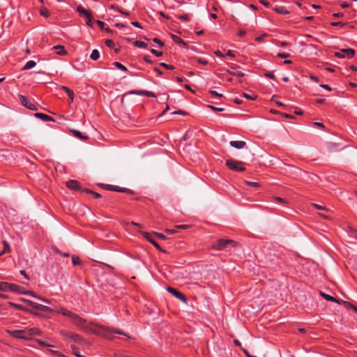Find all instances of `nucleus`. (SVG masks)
<instances>
[{
	"mask_svg": "<svg viewBox=\"0 0 357 357\" xmlns=\"http://www.w3.org/2000/svg\"><path fill=\"white\" fill-rule=\"evenodd\" d=\"M58 314H61L65 317H68L70 319L71 321L73 324L79 328H85V324L86 320L84 318L81 317L78 314L64 308L61 307L59 310L56 311Z\"/></svg>",
	"mask_w": 357,
	"mask_h": 357,
	"instance_id": "f257e3e1",
	"label": "nucleus"
},
{
	"mask_svg": "<svg viewBox=\"0 0 357 357\" xmlns=\"http://www.w3.org/2000/svg\"><path fill=\"white\" fill-rule=\"evenodd\" d=\"M238 243L231 239H219L212 245V248L218 250H229L231 248L237 246Z\"/></svg>",
	"mask_w": 357,
	"mask_h": 357,
	"instance_id": "f03ea898",
	"label": "nucleus"
},
{
	"mask_svg": "<svg viewBox=\"0 0 357 357\" xmlns=\"http://www.w3.org/2000/svg\"><path fill=\"white\" fill-rule=\"evenodd\" d=\"M21 104L29 109L36 111L38 109V105L34 102L33 100L29 99L24 95H18Z\"/></svg>",
	"mask_w": 357,
	"mask_h": 357,
	"instance_id": "7ed1b4c3",
	"label": "nucleus"
},
{
	"mask_svg": "<svg viewBox=\"0 0 357 357\" xmlns=\"http://www.w3.org/2000/svg\"><path fill=\"white\" fill-rule=\"evenodd\" d=\"M77 11L79 13V14L85 17L86 19V24L90 26V27H92L93 26V24L94 23V20L93 19V16H92V14L90 11L86 10L85 8H84L82 6H79L77 8Z\"/></svg>",
	"mask_w": 357,
	"mask_h": 357,
	"instance_id": "20e7f679",
	"label": "nucleus"
},
{
	"mask_svg": "<svg viewBox=\"0 0 357 357\" xmlns=\"http://www.w3.org/2000/svg\"><path fill=\"white\" fill-rule=\"evenodd\" d=\"M243 165L244 163L241 161H236L231 159L226 160V166L234 172L245 171V168L243 167Z\"/></svg>",
	"mask_w": 357,
	"mask_h": 357,
	"instance_id": "39448f33",
	"label": "nucleus"
},
{
	"mask_svg": "<svg viewBox=\"0 0 357 357\" xmlns=\"http://www.w3.org/2000/svg\"><path fill=\"white\" fill-rule=\"evenodd\" d=\"M355 54V50L351 48L342 49L340 52L335 53V56L342 59L344 57L352 58Z\"/></svg>",
	"mask_w": 357,
	"mask_h": 357,
	"instance_id": "423d86ee",
	"label": "nucleus"
},
{
	"mask_svg": "<svg viewBox=\"0 0 357 357\" xmlns=\"http://www.w3.org/2000/svg\"><path fill=\"white\" fill-rule=\"evenodd\" d=\"M26 301L27 302V303L29 304V306H31V307H33L36 310H40V311L45 312H53V310L48 306L43 305L42 304H39L38 303H36V302H33L31 301H29V300H26Z\"/></svg>",
	"mask_w": 357,
	"mask_h": 357,
	"instance_id": "0eeeda50",
	"label": "nucleus"
},
{
	"mask_svg": "<svg viewBox=\"0 0 357 357\" xmlns=\"http://www.w3.org/2000/svg\"><path fill=\"white\" fill-rule=\"evenodd\" d=\"M167 291L169 293H170L171 294L174 296L176 298L179 299L180 301H181L183 303H187V298H186V296L184 294H183L181 292L178 291L176 289H174V288L171 287H168L167 288Z\"/></svg>",
	"mask_w": 357,
	"mask_h": 357,
	"instance_id": "6e6552de",
	"label": "nucleus"
},
{
	"mask_svg": "<svg viewBox=\"0 0 357 357\" xmlns=\"http://www.w3.org/2000/svg\"><path fill=\"white\" fill-rule=\"evenodd\" d=\"M8 333L12 337L19 339L26 340L28 337L26 335V331L25 330H13L8 331Z\"/></svg>",
	"mask_w": 357,
	"mask_h": 357,
	"instance_id": "1a4fd4ad",
	"label": "nucleus"
},
{
	"mask_svg": "<svg viewBox=\"0 0 357 357\" xmlns=\"http://www.w3.org/2000/svg\"><path fill=\"white\" fill-rule=\"evenodd\" d=\"M107 189L109 190H111V191L123 192V193H127V194H130V195H132L134 193L133 191L129 188H121L119 186L113 185H108L107 187Z\"/></svg>",
	"mask_w": 357,
	"mask_h": 357,
	"instance_id": "9d476101",
	"label": "nucleus"
},
{
	"mask_svg": "<svg viewBox=\"0 0 357 357\" xmlns=\"http://www.w3.org/2000/svg\"><path fill=\"white\" fill-rule=\"evenodd\" d=\"M130 94H137L139 96H144L151 98H155L156 96L154 93L149 91H130Z\"/></svg>",
	"mask_w": 357,
	"mask_h": 357,
	"instance_id": "9b49d317",
	"label": "nucleus"
},
{
	"mask_svg": "<svg viewBox=\"0 0 357 357\" xmlns=\"http://www.w3.org/2000/svg\"><path fill=\"white\" fill-rule=\"evenodd\" d=\"M142 234L143 235V236L149 241L153 245H154L158 250H161L159 244L155 241L153 240L150 234L146 232V231H142Z\"/></svg>",
	"mask_w": 357,
	"mask_h": 357,
	"instance_id": "f8f14e48",
	"label": "nucleus"
},
{
	"mask_svg": "<svg viewBox=\"0 0 357 357\" xmlns=\"http://www.w3.org/2000/svg\"><path fill=\"white\" fill-rule=\"evenodd\" d=\"M277 13L280 15H288L290 12L283 6L276 5L274 8H273Z\"/></svg>",
	"mask_w": 357,
	"mask_h": 357,
	"instance_id": "ddd939ff",
	"label": "nucleus"
},
{
	"mask_svg": "<svg viewBox=\"0 0 357 357\" xmlns=\"http://www.w3.org/2000/svg\"><path fill=\"white\" fill-rule=\"evenodd\" d=\"M66 186L72 190H79V183L76 180H70L66 183Z\"/></svg>",
	"mask_w": 357,
	"mask_h": 357,
	"instance_id": "4468645a",
	"label": "nucleus"
},
{
	"mask_svg": "<svg viewBox=\"0 0 357 357\" xmlns=\"http://www.w3.org/2000/svg\"><path fill=\"white\" fill-rule=\"evenodd\" d=\"M229 144L231 146L237 149H241L246 145V143L243 141H231Z\"/></svg>",
	"mask_w": 357,
	"mask_h": 357,
	"instance_id": "2eb2a0df",
	"label": "nucleus"
},
{
	"mask_svg": "<svg viewBox=\"0 0 357 357\" xmlns=\"http://www.w3.org/2000/svg\"><path fill=\"white\" fill-rule=\"evenodd\" d=\"M70 132L73 133V136L79 138L83 141H86L89 139L88 136L83 135L80 131L77 130L72 129Z\"/></svg>",
	"mask_w": 357,
	"mask_h": 357,
	"instance_id": "dca6fc26",
	"label": "nucleus"
},
{
	"mask_svg": "<svg viewBox=\"0 0 357 357\" xmlns=\"http://www.w3.org/2000/svg\"><path fill=\"white\" fill-rule=\"evenodd\" d=\"M70 340L76 343H82L84 341L82 337L79 334L72 332L70 334Z\"/></svg>",
	"mask_w": 357,
	"mask_h": 357,
	"instance_id": "f3484780",
	"label": "nucleus"
},
{
	"mask_svg": "<svg viewBox=\"0 0 357 357\" xmlns=\"http://www.w3.org/2000/svg\"><path fill=\"white\" fill-rule=\"evenodd\" d=\"M241 67L238 65H232L231 66V68L232 69H236V72H231L229 70H227L229 73L232 74V75H236L237 77H244L245 74L238 70V69L240 68Z\"/></svg>",
	"mask_w": 357,
	"mask_h": 357,
	"instance_id": "a211bd4d",
	"label": "nucleus"
},
{
	"mask_svg": "<svg viewBox=\"0 0 357 357\" xmlns=\"http://www.w3.org/2000/svg\"><path fill=\"white\" fill-rule=\"evenodd\" d=\"M34 115H35V116L43 120V121H54V119L51 116H50L45 114H43V113L38 112V113H35Z\"/></svg>",
	"mask_w": 357,
	"mask_h": 357,
	"instance_id": "6ab92c4d",
	"label": "nucleus"
},
{
	"mask_svg": "<svg viewBox=\"0 0 357 357\" xmlns=\"http://www.w3.org/2000/svg\"><path fill=\"white\" fill-rule=\"evenodd\" d=\"M61 89L66 93V95H68L70 98V102H72L74 99L73 91L71 89H70L68 87L65 86H61Z\"/></svg>",
	"mask_w": 357,
	"mask_h": 357,
	"instance_id": "aec40b11",
	"label": "nucleus"
},
{
	"mask_svg": "<svg viewBox=\"0 0 357 357\" xmlns=\"http://www.w3.org/2000/svg\"><path fill=\"white\" fill-rule=\"evenodd\" d=\"M105 331L107 332H108L109 333H115V334H119V335H124V336H126L128 338H130V337L128 335H127V334H126L125 333H123V331H120V330H118L115 328H112V327H107Z\"/></svg>",
	"mask_w": 357,
	"mask_h": 357,
	"instance_id": "412c9836",
	"label": "nucleus"
},
{
	"mask_svg": "<svg viewBox=\"0 0 357 357\" xmlns=\"http://www.w3.org/2000/svg\"><path fill=\"white\" fill-rule=\"evenodd\" d=\"M36 65V63L34 61L30 60L26 63V64L22 68V70H26L31 69L32 68L35 67Z\"/></svg>",
	"mask_w": 357,
	"mask_h": 357,
	"instance_id": "4be33fe9",
	"label": "nucleus"
},
{
	"mask_svg": "<svg viewBox=\"0 0 357 357\" xmlns=\"http://www.w3.org/2000/svg\"><path fill=\"white\" fill-rule=\"evenodd\" d=\"M20 287L18 285L8 283V291L20 292Z\"/></svg>",
	"mask_w": 357,
	"mask_h": 357,
	"instance_id": "5701e85b",
	"label": "nucleus"
},
{
	"mask_svg": "<svg viewBox=\"0 0 357 357\" xmlns=\"http://www.w3.org/2000/svg\"><path fill=\"white\" fill-rule=\"evenodd\" d=\"M54 50H58L56 54L59 55H66L67 54L66 50H65L64 47L61 45H56L53 47Z\"/></svg>",
	"mask_w": 357,
	"mask_h": 357,
	"instance_id": "b1692460",
	"label": "nucleus"
},
{
	"mask_svg": "<svg viewBox=\"0 0 357 357\" xmlns=\"http://www.w3.org/2000/svg\"><path fill=\"white\" fill-rule=\"evenodd\" d=\"M90 58L93 61L98 60L100 58L99 51L96 49L93 50L90 55Z\"/></svg>",
	"mask_w": 357,
	"mask_h": 357,
	"instance_id": "393cba45",
	"label": "nucleus"
},
{
	"mask_svg": "<svg viewBox=\"0 0 357 357\" xmlns=\"http://www.w3.org/2000/svg\"><path fill=\"white\" fill-rule=\"evenodd\" d=\"M320 294L323 298H324L328 301L337 302V299L331 295L324 294L323 292H321Z\"/></svg>",
	"mask_w": 357,
	"mask_h": 357,
	"instance_id": "a878e982",
	"label": "nucleus"
},
{
	"mask_svg": "<svg viewBox=\"0 0 357 357\" xmlns=\"http://www.w3.org/2000/svg\"><path fill=\"white\" fill-rule=\"evenodd\" d=\"M134 45L135 47H140V48H146L148 47V45L146 43H144L143 41H140V40L135 41Z\"/></svg>",
	"mask_w": 357,
	"mask_h": 357,
	"instance_id": "bb28decb",
	"label": "nucleus"
},
{
	"mask_svg": "<svg viewBox=\"0 0 357 357\" xmlns=\"http://www.w3.org/2000/svg\"><path fill=\"white\" fill-rule=\"evenodd\" d=\"M172 38L173 41L177 44H184L183 39H181L180 37L177 36L176 35L172 34Z\"/></svg>",
	"mask_w": 357,
	"mask_h": 357,
	"instance_id": "cd10ccee",
	"label": "nucleus"
},
{
	"mask_svg": "<svg viewBox=\"0 0 357 357\" xmlns=\"http://www.w3.org/2000/svg\"><path fill=\"white\" fill-rule=\"evenodd\" d=\"M72 332L67 331H61L60 334L63 336V338L66 340H70V334Z\"/></svg>",
	"mask_w": 357,
	"mask_h": 357,
	"instance_id": "c85d7f7f",
	"label": "nucleus"
},
{
	"mask_svg": "<svg viewBox=\"0 0 357 357\" xmlns=\"http://www.w3.org/2000/svg\"><path fill=\"white\" fill-rule=\"evenodd\" d=\"M8 282H0V290L8 291Z\"/></svg>",
	"mask_w": 357,
	"mask_h": 357,
	"instance_id": "c756f323",
	"label": "nucleus"
},
{
	"mask_svg": "<svg viewBox=\"0 0 357 357\" xmlns=\"http://www.w3.org/2000/svg\"><path fill=\"white\" fill-rule=\"evenodd\" d=\"M114 64L119 70H121L123 71H127V70H128L125 66H123V64H121L119 62H114Z\"/></svg>",
	"mask_w": 357,
	"mask_h": 357,
	"instance_id": "7c9ffc66",
	"label": "nucleus"
},
{
	"mask_svg": "<svg viewBox=\"0 0 357 357\" xmlns=\"http://www.w3.org/2000/svg\"><path fill=\"white\" fill-rule=\"evenodd\" d=\"M204 106L206 107L211 109L212 110H213L215 112H222L224 110V108H222V107H214L213 105H206Z\"/></svg>",
	"mask_w": 357,
	"mask_h": 357,
	"instance_id": "2f4dec72",
	"label": "nucleus"
},
{
	"mask_svg": "<svg viewBox=\"0 0 357 357\" xmlns=\"http://www.w3.org/2000/svg\"><path fill=\"white\" fill-rule=\"evenodd\" d=\"M40 13L42 16L46 17V18L50 16V13L45 8H41Z\"/></svg>",
	"mask_w": 357,
	"mask_h": 357,
	"instance_id": "473e14b6",
	"label": "nucleus"
},
{
	"mask_svg": "<svg viewBox=\"0 0 357 357\" xmlns=\"http://www.w3.org/2000/svg\"><path fill=\"white\" fill-rule=\"evenodd\" d=\"M38 331V330L36 328H31L29 331H26V335L29 337L31 335L36 334Z\"/></svg>",
	"mask_w": 357,
	"mask_h": 357,
	"instance_id": "72a5a7b5",
	"label": "nucleus"
},
{
	"mask_svg": "<svg viewBox=\"0 0 357 357\" xmlns=\"http://www.w3.org/2000/svg\"><path fill=\"white\" fill-rule=\"evenodd\" d=\"M243 96L246 98L248 100H255L257 98V96H256V95L251 96V95H249V94H248L246 93H243Z\"/></svg>",
	"mask_w": 357,
	"mask_h": 357,
	"instance_id": "f704fd0d",
	"label": "nucleus"
},
{
	"mask_svg": "<svg viewBox=\"0 0 357 357\" xmlns=\"http://www.w3.org/2000/svg\"><path fill=\"white\" fill-rule=\"evenodd\" d=\"M344 304L347 307L353 309L357 313V307L355 305L347 301H344Z\"/></svg>",
	"mask_w": 357,
	"mask_h": 357,
	"instance_id": "c9c22d12",
	"label": "nucleus"
},
{
	"mask_svg": "<svg viewBox=\"0 0 357 357\" xmlns=\"http://www.w3.org/2000/svg\"><path fill=\"white\" fill-rule=\"evenodd\" d=\"M105 45L109 48H114L115 46L114 41L110 39L106 40Z\"/></svg>",
	"mask_w": 357,
	"mask_h": 357,
	"instance_id": "e433bc0d",
	"label": "nucleus"
},
{
	"mask_svg": "<svg viewBox=\"0 0 357 357\" xmlns=\"http://www.w3.org/2000/svg\"><path fill=\"white\" fill-rule=\"evenodd\" d=\"M72 262L76 266L80 264L82 261L78 257H72Z\"/></svg>",
	"mask_w": 357,
	"mask_h": 357,
	"instance_id": "4c0bfd02",
	"label": "nucleus"
},
{
	"mask_svg": "<svg viewBox=\"0 0 357 357\" xmlns=\"http://www.w3.org/2000/svg\"><path fill=\"white\" fill-rule=\"evenodd\" d=\"M278 56L282 59H287L291 56L289 53L279 52L278 53Z\"/></svg>",
	"mask_w": 357,
	"mask_h": 357,
	"instance_id": "58836bf2",
	"label": "nucleus"
},
{
	"mask_svg": "<svg viewBox=\"0 0 357 357\" xmlns=\"http://www.w3.org/2000/svg\"><path fill=\"white\" fill-rule=\"evenodd\" d=\"M245 183L252 187L258 188L259 186V183L257 182H252V181H245Z\"/></svg>",
	"mask_w": 357,
	"mask_h": 357,
	"instance_id": "ea45409f",
	"label": "nucleus"
},
{
	"mask_svg": "<svg viewBox=\"0 0 357 357\" xmlns=\"http://www.w3.org/2000/svg\"><path fill=\"white\" fill-rule=\"evenodd\" d=\"M86 192L87 193L91 194L93 196V197L96 198V199H98V198L100 197V195L97 193V192H93V191L89 190H86Z\"/></svg>",
	"mask_w": 357,
	"mask_h": 357,
	"instance_id": "a19ab883",
	"label": "nucleus"
},
{
	"mask_svg": "<svg viewBox=\"0 0 357 357\" xmlns=\"http://www.w3.org/2000/svg\"><path fill=\"white\" fill-rule=\"evenodd\" d=\"M151 52L153 54H155L156 56H160L162 54V52H159L156 50L151 49Z\"/></svg>",
	"mask_w": 357,
	"mask_h": 357,
	"instance_id": "79ce46f5",
	"label": "nucleus"
},
{
	"mask_svg": "<svg viewBox=\"0 0 357 357\" xmlns=\"http://www.w3.org/2000/svg\"><path fill=\"white\" fill-rule=\"evenodd\" d=\"M160 66H163L164 68H165L166 69H169V70H172L174 69V66H172V65H169V64H167L165 63H160Z\"/></svg>",
	"mask_w": 357,
	"mask_h": 357,
	"instance_id": "37998d69",
	"label": "nucleus"
},
{
	"mask_svg": "<svg viewBox=\"0 0 357 357\" xmlns=\"http://www.w3.org/2000/svg\"><path fill=\"white\" fill-rule=\"evenodd\" d=\"M190 226L188 225H175L176 229H188Z\"/></svg>",
	"mask_w": 357,
	"mask_h": 357,
	"instance_id": "c03bdc74",
	"label": "nucleus"
},
{
	"mask_svg": "<svg viewBox=\"0 0 357 357\" xmlns=\"http://www.w3.org/2000/svg\"><path fill=\"white\" fill-rule=\"evenodd\" d=\"M259 2L261 5L264 6L266 8H269L271 6V3L266 0H260Z\"/></svg>",
	"mask_w": 357,
	"mask_h": 357,
	"instance_id": "a18cd8bd",
	"label": "nucleus"
},
{
	"mask_svg": "<svg viewBox=\"0 0 357 357\" xmlns=\"http://www.w3.org/2000/svg\"><path fill=\"white\" fill-rule=\"evenodd\" d=\"M101 29H104L105 22L100 20L94 21Z\"/></svg>",
	"mask_w": 357,
	"mask_h": 357,
	"instance_id": "49530a36",
	"label": "nucleus"
},
{
	"mask_svg": "<svg viewBox=\"0 0 357 357\" xmlns=\"http://www.w3.org/2000/svg\"><path fill=\"white\" fill-rule=\"evenodd\" d=\"M210 93L218 97V98H221L222 97V93H219L218 92H216L215 91H213V90H210L209 91Z\"/></svg>",
	"mask_w": 357,
	"mask_h": 357,
	"instance_id": "de8ad7c7",
	"label": "nucleus"
},
{
	"mask_svg": "<svg viewBox=\"0 0 357 357\" xmlns=\"http://www.w3.org/2000/svg\"><path fill=\"white\" fill-rule=\"evenodd\" d=\"M265 76L270 79H275V75L273 72H266L265 73Z\"/></svg>",
	"mask_w": 357,
	"mask_h": 357,
	"instance_id": "09e8293b",
	"label": "nucleus"
},
{
	"mask_svg": "<svg viewBox=\"0 0 357 357\" xmlns=\"http://www.w3.org/2000/svg\"><path fill=\"white\" fill-rule=\"evenodd\" d=\"M153 41L155 43H157L158 45H160V47H162L164 45V43L160 40L158 38H154L153 39Z\"/></svg>",
	"mask_w": 357,
	"mask_h": 357,
	"instance_id": "8fccbe9b",
	"label": "nucleus"
},
{
	"mask_svg": "<svg viewBox=\"0 0 357 357\" xmlns=\"http://www.w3.org/2000/svg\"><path fill=\"white\" fill-rule=\"evenodd\" d=\"M154 234L159 238L160 239H162V240H165L166 239V237L164 234H161V233H158V232H154Z\"/></svg>",
	"mask_w": 357,
	"mask_h": 357,
	"instance_id": "3c124183",
	"label": "nucleus"
},
{
	"mask_svg": "<svg viewBox=\"0 0 357 357\" xmlns=\"http://www.w3.org/2000/svg\"><path fill=\"white\" fill-rule=\"evenodd\" d=\"M312 206L318 210H326V208L317 204H312Z\"/></svg>",
	"mask_w": 357,
	"mask_h": 357,
	"instance_id": "603ef678",
	"label": "nucleus"
},
{
	"mask_svg": "<svg viewBox=\"0 0 357 357\" xmlns=\"http://www.w3.org/2000/svg\"><path fill=\"white\" fill-rule=\"evenodd\" d=\"M37 298L40 300V301H43L45 303H47V304H50L51 303V301L49 300V299H47L45 298L39 296V297H37Z\"/></svg>",
	"mask_w": 357,
	"mask_h": 357,
	"instance_id": "864d4df0",
	"label": "nucleus"
},
{
	"mask_svg": "<svg viewBox=\"0 0 357 357\" xmlns=\"http://www.w3.org/2000/svg\"><path fill=\"white\" fill-rule=\"evenodd\" d=\"M9 305L10 306H13V307H15L16 309H19V310L22 309V307L21 305H20L18 304H16V303H11L10 302V303H9Z\"/></svg>",
	"mask_w": 357,
	"mask_h": 357,
	"instance_id": "5fc2aeb1",
	"label": "nucleus"
},
{
	"mask_svg": "<svg viewBox=\"0 0 357 357\" xmlns=\"http://www.w3.org/2000/svg\"><path fill=\"white\" fill-rule=\"evenodd\" d=\"M331 26H343L344 24L342 22H334L331 23Z\"/></svg>",
	"mask_w": 357,
	"mask_h": 357,
	"instance_id": "6e6d98bb",
	"label": "nucleus"
},
{
	"mask_svg": "<svg viewBox=\"0 0 357 357\" xmlns=\"http://www.w3.org/2000/svg\"><path fill=\"white\" fill-rule=\"evenodd\" d=\"M246 34V31L244 30H239L237 33V36L239 37H243Z\"/></svg>",
	"mask_w": 357,
	"mask_h": 357,
	"instance_id": "4d7b16f0",
	"label": "nucleus"
},
{
	"mask_svg": "<svg viewBox=\"0 0 357 357\" xmlns=\"http://www.w3.org/2000/svg\"><path fill=\"white\" fill-rule=\"evenodd\" d=\"M24 294H27V295H30L34 298H36L37 297H39V296H37L33 291H26V292H24Z\"/></svg>",
	"mask_w": 357,
	"mask_h": 357,
	"instance_id": "13d9d810",
	"label": "nucleus"
},
{
	"mask_svg": "<svg viewBox=\"0 0 357 357\" xmlns=\"http://www.w3.org/2000/svg\"><path fill=\"white\" fill-rule=\"evenodd\" d=\"M277 202L281 203V204H284L286 203L285 200L284 199H282V197H275L274 198Z\"/></svg>",
	"mask_w": 357,
	"mask_h": 357,
	"instance_id": "bf43d9fd",
	"label": "nucleus"
},
{
	"mask_svg": "<svg viewBox=\"0 0 357 357\" xmlns=\"http://www.w3.org/2000/svg\"><path fill=\"white\" fill-rule=\"evenodd\" d=\"M281 115L287 119H294V116L287 113H281Z\"/></svg>",
	"mask_w": 357,
	"mask_h": 357,
	"instance_id": "052dcab7",
	"label": "nucleus"
},
{
	"mask_svg": "<svg viewBox=\"0 0 357 357\" xmlns=\"http://www.w3.org/2000/svg\"><path fill=\"white\" fill-rule=\"evenodd\" d=\"M241 349L242 351L244 352V354H245L246 357H252V355H251L248 351L243 347H241Z\"/></svg>",
	"mask_w": 357,
	"mask_h": 357,
	"instance_id": "680f3d73",
	"label": "nucleus"
},
{
	"mask_svg": "<svg viewBox=\"0 0 357 357\" xmlns=\"http://www.w3.org/2000/svg\"><path fill=\"white\" fill-rule=\"evenodd\" d=\"M20 274H22V275L24 276V278L27 280H29L30 278L29 277V275L26 273L25 271L24 270H21L20 271Z\"/></svg>",
	"mask_w": 357,
	"mask_h": 357,
	"instance_id": "e2e57ef3",
	"label": "nucleus"
},
{
	"mask_svg": "<svg viewBox=\"0 0 357 357\" xmlns=\"http://www.w3.org/2000/svg\"><path fill=\"white\" fill-rule=\"evenodd\" d=\"M320 86H321V88H323V89H326V90H328V91H331V87H330V86H329V85H328V84H321V85H320Z\"/></svg>",
	"mask_w": 357,
	"mask_h": 357,
	"instance_id": "0e129e2a",
	"label": "nucleus"
},
{
	"mask_svg": "<svg viewBox=\"0 0 357 357\" xmlns=\"http://www.w3.org/2000/svg\"><path fill=\"white\" fill-rule=\"evenodd\" d=\"M153 71H154V72H155V73H157L159 75H162V70H161L160 69H159L158 68H156V67H155V68H153Z\"/></svg>",
	"mask_w": 357,
	"mask_h": 357,
	"instance_id": "69168bd1",
	"label": "nucleus"
},
{
	"mask_svg": "<svg viewBox=\"0 0 357 357\" xmlns=\"http://www.w3.org/2000/svg\"><path fill=\"white\" fill-rule=\"evenodd\" d=\"M234 344L236 346L240 347L241 348L242 347H241V342L238 340H234Z\"/></svg>",
	"mask_w": 357,
	"mask_h": 357,
	"instance_id": "338daca9",
	"label": "nucleus"
},
{
	"mask_svg": "<svg viewBox=\"0 0 357 357\" xmlns=\"http://www.w3.org/2000/svg\"><path fill=\"white\" fill-rule=\"evenodd\" d=\"M215 54L219 57H224L225 55L219 50H217Z\"/></svg>",
	"mask_w": 357,
	"mask_h": 357,
	"instance_id": "774afa93",
	"label": "nucleus"
}]
</instances>
